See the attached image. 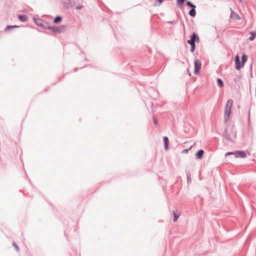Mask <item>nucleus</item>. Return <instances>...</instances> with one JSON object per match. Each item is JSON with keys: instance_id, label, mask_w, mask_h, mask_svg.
<instances>
[{"instance_id": "obj_22", "label": "nucleus", "mask_w": 256, "mask_h": 256, "mask_svg": "<svg viewBox=\"0 0 256 256\" xmlns=\"http://www.w3.org/2000/svg\"><path fill=\"white\" fill-rule=\"evenodd\" d=\"M154 123L155 124L157 125L158 124V121L157 120H156V118H154Z\"/></svg>"}, {"instance_id": "obj_9", "label": "nucleus", "mask_w": 256, "mask_h": 256, "mask_svg": "<svg viewBox=\"0 0 256 256\" xmlns=\"http://www.w3.org/2000/svg\"><path fill=\"white\" fill-rule=\"evenodd\" d=\"M247 60V56L246 54H244L242 57V66H244L245 62Z\"/></svg>"}, {"instance_id": "obj_21", "label": "nucleus", "mask_w": 256, "mask_h": 256, "mask_svg": "<svg viewBox=\"0 0 256 256\" xmlns=\"http://www.w3.org/2000/svg\"><path fill=\"white\" fill-rule=\"evenodd\" d=\"M158 4L157 3H156L154 4L155 6H156L158 5V6L160 5L162 3V0H158Z\"/></svg>"}, {"instance_id": "obj_7", "label": "nucleus", "mask_w": 256, "mask_h": 256, "mask_svg": "<svg viewBox=\"0 0 256 256\" xmlns=\"http://www.w3.org/2000/svg\"><path fill=\"white\" fill-rule=\"evenodd\" d=\"M164 148L167 150L168 148V137H164Z\"/></svg>"}, {"instance_id": "obj_17", "label": "nucleus", "mask_w": 256, "mask_h": 256, "mask_svg": "<svg viewBox=\"0 0 256 256\" xmlns=\"http://www.w3.org/2000/svg\"><path fill=\"white\" fill-rule=\"evenodd\" d=\"M188 6L192 7V8H196V6L194 5L193 4H192L190 2L188 1L187 2H186Z\"/></svg>"}, {"instance_id": "obj_15", "label": "nucleus", "mask_w": 256, "mask_h": 256, "mask_svg": "<svg viewBox=\"0 0 256 256\" xmlns=\"http://www.w3.org/2000/svg\"><path fill=\"white\" fill-rule=\"evenodd\" d=\"M217 82L220 87L222 88L224 86V83L221 79L218 78L217 80Z\"/></svg>"}, {"instance_id": "obj_16", "label": "nucleus", "mask_w": 256, "mask_h": 256, "mask_svg": "<svg viewBox=\"0 0 256 256\" xmlns=\"http://www.w3.org/2000/svg\"><path fill=\"white\" fill-rule=\"evenodd\" d=\"M18 26H8L6 28H5V31H8L9 30H10V28H18Z\"/></svg>"}, {"instance_id": "obj_14", "label": "nucleus", "mask_w": 256, "mask_h": 256, "mask_svg": "<svg viewBox=\"0 0 256 256\" xmlns=\"http://www.w3.org/2000/svg\"><path fill=\"white\" fill-rule=\"evenodd\" d=\"M250 34L252 36L250 37L249 40L252 41L254 39L256 36V32H250Z\"/></svg>"}, {"instance_id": "obj_19", "label": "nucleus", "mask_w": 256, "mask_h": 256, "mask_svg": "<svg viewBox=\"0 0 256 256\" xmlns=\"http://www.w3.org/2000/svg\"><path fill=\"white\" fill-rule=\"evenodd\" d=\"M191 148L192 146L189 149H184L182 150V152L187 154L188 152V150L191 149Z\"/></svg>"}, {"instance_id": "obj_11", "label": "nucleus", "mask_w": 256, "mask_h": 256, "mask_svg": "<svg viewBox=\"0 0 256 256\" xmlns=\"http://www.w3.org/2000/svg\"><path fill=\"white\" fill-rule=\"evenodd\" d=\"M196 10L195 8H192L190 11L189 14L192 17H194L196 16Z\"/></svg>"}, {"instance_id": "obj_3", "label": "nucleus", "mask_w": 256, "mask_h": 256, "mask_svg": "<svg viewBox=\"0 0 256 256\" xmlns=\"http://www.w3.org/2000/svg\"><path fill=\"white\" fill-rule=\"evenodd\" d=\"M230 154H234L235 156V158H245L246 156V153L242 150L240 151H236L234 152H226L225 154L226 156L230 155Z\"/></svg>"}, {"instance_id": "obj_18", "label": "nucleus", "mask_w": 256, "mask_h": 256, "mask_svg": "<svg viewBox=\"0 0 256 256\" xmlns=\"http://www.w3.org/2000/svg\"><path fill=\"white\" fill-rule=\"evenodd\" d=\"M178 4H182L185 0H176Z\"/></svg>"}, {"instance_id": "obj_23", "label": "nucleus", "mask_w": 256, "mask_h": 256, "mask_svg": "<svg viewBox=\"0 0 256 256\" xmlns=\"http://www.w3.org/2000/svg\"><path fill=\"white\" fill-rule=\"evenodd\" d=\"M82 8V6H77V7H76V9H78V10H80V9Z\"/></svg>"}, {"instance_id": "obj_8", "label": "nucleus", "mask_w": 256, "mask_h": 256, "mask_svg": "<svg viewBox=\"0 0 256 256\" xmlns=\"http://www.w3.org/2000/svg\"><path fill=\"white\" fill-rule=\"evenodd\" d=\"M204 153L203 150H199L196 154V158L198 159H201L202 158Z\"/></svg>"}, {"instance_id": "obj_13", "label": "nucleus", "mask_w": 256, "mask_h": 256, "mask_svg": "<svg viewBox=\"0 0 256 256\" xmlns=\"http://www.w3.org/2000/svg\"><path fill=\"white\" fill-rule=\"evenodd\" d=\"M62 21V18L60 16H56L54 20V22L56 24H58L60 22Z\"/></svg>"}, {"instance_id": "obj_10", "label": "nucleus", "mask_w": 256, "mask_h": 256, "mask_svg": "<svg viewBox=\"0 0 256 256\" xmlns=\"http://www.w3.org/2000/svg\"><path fill=\"white\" fill-rule=\"evenodd\" d=\"M172 214L174 216V221L176 222L180 216V214L178 212H176L174 211L172 212Z\"/></svg>"}, {"instance_id": "obj_4", "label": "nucleus", "mask_w": 256, "mask_h": 256, "mask_svg": "<svg viewBox=\"0 0 256 256\" xmlns=\"http://www.w3.org/2000/svg\"><path fill=\"white\" fill-rule=\"evenodd\" d=\"M66 26H53L50 28L52 32H61L65 30Z\"/></svg>"}, {"instance_id": "obj_20", "label": "nucleus", "mask_w": 256, "mask_h": 256, "mask_svg": "<svg viewBox=\"0 0 256 256\" xmlns=\"http://www.w3.org/2000/svg\"><path fill=\"white\" fill-rule=\"evenodd\" d=\"M13 246L15 248L16 250L18 251V246L15 242L13 243Z\"/></svg>"}, {"instance_id": "obj_5", "label": "nucleus", "mask_w": 256, "mask_h": 256, "mask_svg": "<svg viewBox=\"0 0 256 256\" xmlns=\"http://www.w3.org/2000/svg\"><path fill=\"white\" fill-rule=\"evenodd\" d=\"M194 74L196 75L199 74L200 70L201 68V64L198 62V60H195L194 62Z\"/></svg>"}, {"instance_id": "obj_2", "label": "nucleus", "mask_w": 256, "mask_h": 256, "mask_svg": "<svg viewBox=\"0 0 256 256\" xmlns=\"http://www.w3.org/2000/svg\"><path fill=\"white\" fill-rule=\"evenodd\" d=\"M199 42L200 38L197 34L194 32L190 36V40H188V43L190 45V51L193 52L195 50V42Z\"/></svg>"}, {"instance_id": "obj_12", "label": "nucleus", "mask_w": 256, "mask_h": 256, "mask_svg": "<svg viewBox=\"0 0 256 256\" xmlns=\"http://www.w3.org/2000/svg\"><path fill=\"white\" fill-rule=\"evenodd\" d=\"M18 18L22 22H24L27 20V17L26 16H18Z\"/></svg>"}, {"instance_id": "obj_1", "label": "nucleus", "mask_w": 256, "mask_h": 256, "mask_svg": "<svg viewBox=\"0 0 256 256\" xmlns=\"http://www.w3.org/2000/svg\"><path fill=\"white\" fill-rule=\"evenodd\" d=\"M233 104V101L232 100H228L227 101L226 105L224 108V120L225 122H228L229 119L230 112H231V108Z\"/></svg>"}, {"instance_id": "obj_6", "label": "nucleus", "mask_w": 256, "mask_h": 256, "mask_svg": "<svg viewBox=\"0 0 256 256\" xmlns=\"http://www.w3.org/2000/svg\"><path fill=\"white\" fill-rule=\"evenodd\" d=\"M234 61L236 64V68L238 70H239L240 68L244 67L242 66V64H240V57L238 55H236L234 58Z\"/></svg>"}]
</instances>
